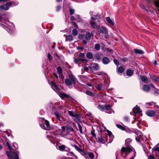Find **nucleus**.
I'll return each instance as SVG.
<instances>
[{"instance_id":"1","label":"nucleus","mask_w":159,"mask_h":159,"mask_svg":"<svg viewBox=\"0 0 159 159\" xmlns=\"http://www.w3.org/2000/svg\"><path fill=\"white\" fill-rule=\"evenodd\" d=\"M68 76L69 78L65 79V83L67 86L70 88V86H71L72 84L75 85L77 80L71 72L69 73Z\"/></svg>"},{"instance_id":"2","label":"nucleus","mask_w":159,"mask_h":159,"mask_svg":"<svg viewBox=\"0 0 159 159\" xmlns=\"http://www.w3.org/2000/svg\"><path fill=\"white\" fill-rule=\"evenodd\" d=\"M131 141L132 140L130 138H128L125 140V146H126V147H123L121 149L122 153L124 152L129 153L132 151L131 146L129 144Z\"/></svg>"},{"instance_id":"3","label":"nucleus","mask_w":159,"mask_h":159,"mask_svg":"<svg viewBox=\"0 0 159 159\" xmlns=\"http://www.w3.org/2000/svg\"><path fill=\"white\" fill-rule=\"evenodd\" d=\"M18 3H19L17 2H16V3L13 2H8L6 3L5 5L0 6V8L7 11L9 9L10 7L12 6H16L18 5Z\"/></svg>"},{"instance_id":"4","label":"nucleus","mask_w":159,"mask_h":159,"mask_svg":"<svg viewBox=\"0 0 159 159\" xmlns=\"http://www.w3.org/2000/svg\"><path fill=\"white\" fill-rule=\"evenodd\" d=\"M101 132H100V134L99 133V136L97 137V142L99 143H105L107 141V138L105 136H104L103 135L101 134Z\"/></svg>"},{"instance_id":"5","label":"nucleus","mask_w":159,"mask_h":159,"mask_svg":"<svg viewBox=\"0 0 159 159\" xmlns=\"http://www.w3.org/2000/svg\"><path fill=\"white\" fill-rule=\"evenodd\" d=\"M9 159H19V156L15 152L7 153Z\"/></svg>"},{"instance_id":"6","label":"nucleus","mask_w":159,"mask_h":159,"mask_svg":"<svg viewBox=\"0 0 159 159\" xmlns=\"http://www.w3.org/2000/svg\"><path fill=\"white\" fill-rule=\"evenodd\" d=\"M5 24L6 25H4L7 28V29H6V30L10 33L11 29L14 28L13 24L11 22L7 21L6 22Z\"/></svg>"},{"instance_id":"7","label":"nucleus","mask_w":159,"mask_h":159,"mask_svg":"<svg viewBox=\"0 0 159 159\" xmlns=\"http://www.w3.org/2000/svg\"><path fill=\"white\" fill-rule=\"evenodd\" d=\"M95 19L92 17L90 19V24L91 27L93 29L96 30H97L98 29L99 26L96 24V23L95 22Z\"/></svg>"},{"instance_id":"8","label":"nucleus","mask_w":159,"mask_h":159,"mask_svg":"<svg viewBox=\"0 0 159 159\" xmlns=\"http://www.w3.org/2000/svg\"><path fill=\"white\" fill-rule=\"evenodd\" d=\"M97 30L99 33H102L103 34H105V35H106L108 33L107 29L105 27L102 26V27H100L99 26Z\"/></svg>"},{"instance_id":"9","label":"nucleus","mask_w":159,"mask_h":159,"mask_svg":"<svg viewBox=\"0 0 159 159\" xmlns=\"http://www.w3.org/2000/svg\"><path fill=\"white\" fill-rule=\"evenodd\" d=\"M58 148L59 150L61 151H66L68 152L70 151V149L64 145L58 146Z\"/></svg>"},{"instance_id":"10","label":"nucleus","mask_w":159,"mask_h":159,"mask_svg":"<svg viewBox=\"0 0 159 159\" xmlns=\"http://www.w3.org/2000/svg\"><path fill=\"white\" fill-rule=\"evenodd\" d=\"M83 156L85 158H86L88 156L92 159H93L94 157V155L93 153L89 152H84Z\"/></svg>"},{"instance_id":"11","label":"nucleus","mask_w":159,"mask_h":159,"mask_svg":"<svg viewBox=\"0 0 159 159\" xmlns=\"http://www.w3.org/2000/svg\"><path fill=\"white\" fill-rule=\"evenodd\" d=\"M51 83L52 86V88L53 90L57 92H58L59 91L60 89L59 87L54 82L51 81Z\"/></svg>"},{"instance_id":"12","label":"nucleus","mask_w":159,"mask_h":159,"mask_svg":"<svg viewBox=\"0 0 159 159\" xmlns=\"http://www.w3.org/2000/svg\"><path fill=\"white\" fill-rule=\"evenodd\" d=\"M146 114L148 116H152L155 114V111H153L148 110L146 111Z\"/></svg>"},{"instance_id":"13","label":"nucleus","mask_w":159,"mask_h":159,"mask_svg":"<svg viewBox=\"0 0 159 159\" xmlns=\"http://www.w3.org/2000/svg\"><path fill=\"white\" fill-rule=\"evenodd\" d=\"M45 123L46 125V128L43 125H42L41 124L40 125L41 127L43 129H47L49 127L50 124L49 122L47 120H45Z\"/></svg>"},{"instance_id":"14","label":"nucleus","mask_w":159,"mask_h":159,"mask_svg":"<svg viewBox=\"0 0 159 159\" xmlns=\"http://www.w3.org/2000/svg\"><path fill=\"white\" fill-rule=\"evenodd\" d=\"M102 62L104 64L107 65L110 62V60L108 58L104 57L102 59Z\"/></svg>"},{"instance_id":"15","label":"nucleus","mask_w":159,"mask_h":159,"mask_svg":"<svg viewBox=\"0 0 159 159\" xmlns=\"http://www.w3.org/2000/svg\"><path fill=\"white\" fill-rule=\"evenodd\" d=\"M74 147L77 151L81 153V154L83 155H84V153L85 152L84 151L83 149L79 147L77 145H74Z\"/></svg>"},{"instance_id":"16","label":"nucleus","mask_w":159,"mask_h":159,"mask_svg":"<svg viewBox=\"0 0 159 159\" xmlns=\"http://www.w3.org/2000/svg\"><path fill=\"white\" fill-rule=\"evenodd\" d=\"M134 112L136 114H139L141 112L140 108L139 107L136 105V106L133 109V110Z\"/></svg>"},{"instance_id":"17","label":"nucleus","mask_w":159,"mask_h":159,"mask_svg":"<svg viewBox=\"0 0 159 159\" xmlns=\"http://www.w3.org/2000/svg\"><path fill=\"white\" fill-rule=\"evenodd\" d=\"M140 78L143 82L146 83H148L149 81L148 78L145 76L140 75Z\"/></svg>"},{"instance_id":"18","label":"nucleus","mask_w":159,"mask_h":159,"mask_svg":"<svg viewBox=\"0 0 159 159\" xmlns=\"http://www.w3.org/2000/svg\"><path fill=\"white\" fill-rule=\"evenodd\" d=\"M150 78L156 82H159V77L154 75H150Z\"/></svg>"},{"instance_id":"19","label":"nucleus","mask_w":159,"mask_h":159,"mask_svg":"<svg viewBox=\"0 0 159 159\" xmlns=\"http://www.w3.org/2000/svg\"><path fill=\"white\" fill-rule=\"evenodd\" d=\"M57 70L58 73L61 76L63 79L64 78V77L62 73L63 70L61 67L60 66L57 67Z\"/></svg>"},{"instance_id":"20","label":"nucleus","mask_w":159,"mask_h":159,"mask_svg":"<svg viewBox=\"0 0 159 159\" xmlns=\"http://www.w3.org/2000/svg\"><path fill=\"white\" fill-rule=\"evenodd\" d=\"M85 38L87 40H89L91 39V34L89 32H86L85 34Z\"/></svg>"},{"instance_id":"21","label":"nucleus","mask_w":159,"mask_h":159,"mask_svg":"<svg viewBox=\"0 0 159 159\" xmlns=\"http://www.w3.org/2000/svg\"><path fill=\"white\" fill-rule=\"evenodd\" d=\"M91 67L94 70H98L99 69V66L98 64L93 63L91 65Z\"/></svg>"},{"instance_id":"22","label":"nucleus","mask_w":159,"mask_h":159,"mask_svg":"<svg viewBox=\"0 0 159 159\" xmlns=\"http://www.w3.org/2000/svg\"><path fill=\"white\" fill-rule=\"evenodd\" d=\"M59 96L62 99H63L65 98H68L69 97V95L63 93H59Z\"/></svg>"},{"instance_id":"23","label":"nucleus","mask_w":159,"mask_h":159,"mask_svg":"<svg viewBox=\"0 0 159 159\" xmlns=\"http://www.w3.org/2000/svg\"><path fill=\"white\" fill-rule=\"evenodd\" d=\"M66 41H69V42H71L73 39V37L72 35H70L68 36L66 35Z\"/></svg>"},{"instance_id":"24","label":"nucleus","mask_w":159,"mask_h":159,"mask_svg":"<svg viewBox=\"0 0 159 159\" xmlns=\"http://www.w3.org/2000/svg\"><path fill=\"white\" fill-rule=\"evenodd\" d=\"M143 89L144 91L148 92L150 90V87L148 85H144L143 86Z\"/></svg>"},{"instance_id":"25","label":"nucleus","mask_w":159,"mask_h":159,"mask_svg":"<svg viewBox=\"0 0 159 159\" xmlns=\"http://www.w3.org/2000/svg\"><path fill=\"white\" fill-rule=\"evenodd\" d=\"M134 52L137 54H143L144 53L143 51L137 49H134Z\"/></svg>"},{"instance_id":"26","label":"nucleus","mask_w":159,"mask_h":159,"mask_svg":"<svg viewBox=\"0 0 159 159\" xmlns=\"http://www.w3.org/2000/svg\"><path fill=\"white\" fill-rule=\"evenodd\" d=\"M106 20L107 22L111 25H114V23L112 21V20L109 17H107L106 18Z\"/></svg>"},{"instance_id":"27","label":"nucleus","mask_w":159,"mask_h":159,"mask_svg":"<svg viewBox=\"0 0 159 159\" xmlns=\"http://www.w3.org/2000/svg\"><path fill=\"white\" fill-rule=\"evenodd\" d=\"M153 149L152 153L156 154L159 153V147L154 148Z\"/></svg>"},{"instance_id":"28","label":"nucleus","mask_w":159,"mask_h":159,"mask_svg":"<svg viewBox=\"0 0 159 159\" xmlns=\"http://www.w3.org/2000/svg\"><path fill=\"white\" fill-rule=\"evenodd\" d=\"M80 119V116L77 115H76V116L74 117V120L78 124H79L81 123Z\"/></svg>"},{"instance_id":"29","label":"nucleus","mask_w":159,"mask_h":159,"mask_svg":"<svg viewBox=\"0 0 159 159\" xmlns=\"http://www.w3.org/2000/svg\"><path fill=\"white\" fill-rule=\"evenodd\" d=\"M103 87V84L102 83L98 84L96 86V87L97 89L99 91L101 90L102 89Z\"/></svg>"},{"instance_id":"30","label":"nucleus","mask_w":159,"mask_h":159,"mask_svg":"<svg viewBox=\"0 0 159 159\" xmlns=\"http://www.w3.org/2000/svg\"><path fill=\"white\" fill-rule=\"evenodd\" d=\"M87 57L89 59H92L93 57V55L90 52H88L86 54Z\"/></svg>"},{"instance_id":"31","label":"nucleus","mask_w":159,"mask_h":159,"mask_svg":"<svg viewBox=\"0 0 159 159\" xmlns=\"http://www.w3.org/2000/svg\"><path fill=\"white\" fill-rule=\"evenodd\" d=\"M101 54L99 53H97L95 55V57L97 60H100L101 57Z\"/></svg>"},{"instance_id":"32","label":"nucleus","mask_w":159,"mask_h":159,"mask_svg":"<svg viewBox=\"0 0 159 159\" xmlns=\"http://www.w3.org/2000/svg\"><path fill=\"white\" fill-rule=\"evenodd\" d=\"M68 113L69 115L71 116L75 117L76 116L77 114L75 112H73L72 111H68Z\"/></svg>"},{"instance_id":"33","label":"nucleus","mask_w":159,"mask_h":159,"mask_svg":"<svg viewBox=\"0 0 159 159\" xmlns=\"http://www.w3.org/2000/svg\"><path fill=\"white\" fill-rule=\"evenodd\" d=\"M127 75L129 76H131L133 74V72L131 70H128L126 71Z\"/></svg>"},{"instance_id":"34","label":"nucleus","mask_w":159,"mask_h":159,"mask_svg":"<svg viewBox=\"0 0 159 159\" xmlns=\"http://www.w3.org/2000/svg\"><path fill=\"white\" fill-rule=\"evenodd\" d=\"M95 49L97 51H98L100 49V45L99 43H96L95 45Z\"/></svg>"},{"instance_id":"35","label":"nucleus","mask_w":159,"mask_h":159,"mask_svg":"<svg viewBox=\"0 0 159 159\" xmlns=\"http://www.w3.org/2000/svg\"><path fill=\"white\" fill-rule=\"evenodd\" d=\"M124 71V68L122 66H120L118 69V71L119 73H122Z\"/></svg>"},{"instance_id":"36","label":"nucleus","mask_w":159,"mask_h":159,"mask_svg":"<svg viewBox=\"0 0 159 159\" xmlns=\"http://www.w3.org/2000/svg\"><path fill=\"white\" fill-rule=\"evenodd\" d=\"M98 108L102 111H103L105 110L104 106L99 105L98 106Z\"/></svg>"},{"instance_id":"37","label":"nucleus","mask_w":159,"mask_h":159,"mask_svg":"<svg viewBox=\"0 0 159 159\" xmlns=\"http://www.w3.org/2000/svg\"><path fill=\"white\" fill-rule=\"evenodd\" d=\"M67 156H75V159H77V157L76 156H75L73 153L72 152H69L67 153Z\"/></svg>"},{"instance_id":"38","label":"nucleus","mask_w":159,"mask_h":159,"mask_svg":"<svg viewBox=\"0 0 159 159\" xmlns=\"http://www.w3.org/2000/svg\"><path fill=\"white\" fill-rule=\"evenodd\" d=\"M73 34L74 36H76L78 34V32L77 30L73 29L72 30Z\"/></svg>"},{"instance_id":"39","label":"nucleus","mask_w":159,"mask_h":159,"mask_svg":"<svg viewBox=\"0 0 159 159\" xmlns=\"http://www.w3.org/2000/svg\"><path fill=\"white\" fill-rule=\"evenodd\" d=\"M111 107L110 105H107L104 106L105 110H109L111 109Z\"/></svg>"},{"instance_id":"40","label":"nucleus","mask_w":159,"mask_h":159,"mask_svg":"<svg viewBox=\"0 0 159 159\" xmlns=\"http://www.w3.org/2000/svg\"><path fill=\"white\" fill-rule=\"evenodd\" d=\"M81 124V123L79 124H78V127L79 128V130L80 131V133L81 134H82L83 133V132L82 129V127L80 125Z\"/></svg>"},{"instance_id":"41","label":"nucleus","mask_w":159,"mask_h":159,"mask_svg":"<svg viewBox=\"0 0 159 159\" xmlns=\"http://www.w3.org/2000/svg\"><path fill=\"white\" fill-rule=\"evenodd\" d=\"M95 130L93 129L91 131V134L92 135V137H94V138H96V135L95 133Z\"/></svg>"},{"instance_id":"42","label":"nucleus","mask_w":159,"mask_h":159,"mask_svg":"<svg viewBox=\"0 0 159 159\" xmlns=\"http://www.w3.org/2000/svg\"><path fill=\"white\" fill-rule=\"evenodd\" d=\"M116 126L118 128L122 130H124L125 129V128L123 126H122L120 125H118V124H116Z\"/></svg>"},{"instance_id":"43","label":"nucleus","mask_w":159,"mask_h":159,"mask_svg":"<svg viewBox=\"0 0 159 159\" xmlns=\"http://www.w3.org/2000/svg\"><path fill=\"white\" fill-rule=\"evenodd\" d=\"M86 93L87 95H88L90 96H93L94 95L93 94L92 92H91L90 91H86Z\"/></svg>"},{"instance_id":"44","label":"nucleus","mask_w":159,"mask_h":159,"mask_svg":"<svg viewBox=\"0 0 159 159\" xmlns=\"http://www.w3.org/2000/svg\"><path fill=\"white\" fill-rule=\"evenodd\" d=\"M107 132L109 137H111V138H112L113 136L112 135V133L109 130H107Z\"/></svg>"},{"instance_id":"45","label":"nucleus","mask_w":159,"mask_h":159,"mask_svg":"<svg viewBox=\"0 0 159 159\" xmlns=\"http://www.w3.org/2000/svg\"><path fill=\"white\" fill-rule=\"evenodd\" d=\"M48 59L50 61H51L53 59V57H52V56H51V54L49 53H48Z\"/></svg>"},{"instance_id":"46","label":"nucleus","mask_w":159,"mask_h":159,"mask_svg":"<svg viewBox=\"0 0 159 159\" xmlns=\"http://www.w3.org/2000/svg\"><path fill=\"white\" fill-rule=\"evenodd\" d=\"M72 25L74 26L75 27L78 28V26L76 23L74 21L72 22Z\"/></svg>"},{"instance_id":"47","label":"nucleus","mask_w":159,"mask_h":159,"mask_svg":"<svg viewBox=\"0 0 159 159\" xmlns=\"http://www.w3.org/2000/svg\"><path fill=\"white\" fill-rule=\"evenodd\" d=\"M113 61L115 64L116 65L118 66L119 64V61L116 59H115L113 60Z\"/></svg>"},{"instance_id":"48","label":"nucleus","mask_w":159,"mask_h":159,"mask_svg":"<svg viewBox=\"0 0 159 159\" xmlns=\"http://www.w3.org/2000/svg\"><path fill=\"white\" fill-rule=\"evenodd\" d=\"M68 131H73V129L70 126H67V129H66Z\"/></svg>"},{"instance_id":"49","label":"nucleus","mask_w":159,"mask_h":159,"mask_svg":"<svg viewBox=\"0 0 159 159\" xmlns=\"http://www.w3.org/2000/svg\"><path fill=\"white\" fill-rule=\"evenodd\" d=\"M78 38L80 39H83L84 38V36L83 34H79L78 35Z\"/></svg>"},{"instance_id":"50","label":"nucleus","mask_w":159,"mask_h":159,"mask_svg":"<svg viewBox=\"0 0 159 159\" xmlns=\"http://www.w3.org/2000/svg\"><path fill=\"white\" fill-rule=\"evenodd\" d=\"M77 19L78 20L79 22H81L82 21L80 16L79 15H77Z\"/></svg>"},{"instance_id":"51","label":"nucleus","mask_w":159,"mask_h":159,"mask_svg":"<svg viewBox=\"0 0 159 159\" xmlns=\"http://www.w3.org/2000/svg\"><path fill=\"white\" fill-rule=\"evenodd\" d=\"M75 10L74 9H70V13L71 15H72L74 12Z\"/></svg>"},{"instance_id":"52","label":"nucleus","mask_w":159,"mask_h":159,"mask_svg":"<svg viewBox=\"0 0 159 159\" xmlns=\"http://www.w3.org/2000/svg\"><path fill=\"white\" fill-rule=\"evenodd\" d=\"M6 145H7V146L8 149L10 150H11V145H10V144L8 143L7 142V143Z\"/></svg>"},{"instance_id":"53","label":"nucleus","mask_w":159,"mask_h":159,"mask_svg":"<svg viewBox=\"0 0 159 159\" xmlns=\"http://www.w3.org/2000/svg\"><path fill=\"white\" fill-rule=\"evenodd\" d=\"M61 129L63 131H65L66 129H67V126H62L61 127Z\"/></svg>"},{"instance_id":"54","label":"nucleus","mask_w":159,"mask_h":159,"mask_svg":"<svg viewBox=\"0 0 159 159\" xmlns=\"http://www.w3.org/2000/svg\"><path fill=\"white\" fill-rule=\"evenodd\" d=\"M85 55L84 53H81L80 54L79 56L81 57L84 58V57Z\"/></svg>"},{"instance_id":"55","label":"nucleus","mask_w":159,"mask_h":159,"mask_svg":"<svg viewBox=\"0 0 159 159\" xmlns=\"http://www.w3.org/2000/svg\"><path fill=\"white\" fill-rule=\"evenodd\" d=\"M136 140L138 142H140L141 141V138L139 136L136 137Z\"/></svg>"},{"instance_id":"56","label":"nucleus","mask_w":159,"mask_h":159,"mask_svg":"<svg viewBox=\"0 0 159 159\" xmlns=\"http://www.w3.org/2000/svg\"><path fill=\"white\" fill-rule=\"evenodd\" d=\"M61 7L60 6H58L56 7V9L57 11H59L60 10Z\"/></svg>"},{"instance_id":"57","label":"nucleus","mask_w":159,"mask_h":159,"mask_svg":"<svg viewBox=\"0 0 159 159\" xmlns=\"http://www.w3.org/2000/svg\"><path fill=\"white\" fill-rule=\"evenodd\" d=\"M148 158L149 159H154V157L152 155H150L148 157Z\"/></svg>"},{"instance_id":"58","label":"nucleus","mask_w":159,"mask_h":159,"mask_svg":"<svg viewBox=\"0 0 159 159\" xmlns=\"http://www.w3.org/2000/svg\"><path fill=\"white\" fill-rule=\"evenodd\" d=\"M84 70H85V71H88L89 70L88 68L87 67H86V66L84 67Z\"/></svg>"},{"instance_id":"59","label":"nucleus","mask_w":159,"mask_h":159,"mask_svg":"<svg viewBox=\"0 0 159 159\" xmlns=\"http://www.w3.org/2000/svg\"><path fill=\"white\" fill-rule=\"evenodd\" d=\"M55 114L56 116V117L58 118V119H60V116L59 115V114L57 112H56L55 113Z\"/></svg>"},{"instance_id":"60","label":"nucleus","mask_w":159,"mask_h":159,"mask_svg":"<svg viewBox=\"0 0 159 159\" xmlns=\"http://www.w3.org/2000/svg\"><path fill=\"white\" fill-rule=\"evenodd\" d=\"M79 60L78 59H76L74 60V62L75 64H77L79 62Z\"/></svg>"},{"instance_id":"61","label":"nucleus","mask_w":159,"mask_h":159,"mask_svg":"<svg viewBox=\"0 0 159 159\" xmlns=\"http://www.w3.org/2000/svg\"><path fill=\"white\" fill-rule=\"evenodd\" d=\"M124 120L126 121H127L129 120V118L128 117L125 116L124 117Z\"/></svg>"},{"instance_id":"62","label":"nucleus","mask_w":159,"mask_h":159,"mask_svg":"<svg viewBox=\"0 0 159 159\" xmlns=\"http://www.w3.org/2000/svg\"><path fill=\"white\" fill-rule=\"evenodd\" d=\"M80 60L83 61H86V62L87 61V60L86 59H84L83 58H80Z\"/></svg>"},{"instance_id":"63","label":"nucleus","mask_w":159,"mask_h":159,"mask_svg":"<svg viewBox=\"0 0 159 159\" xmlns=\"http://www.w3.org/2000/svg\"><path fill=\"white\" fill-rule=\"evenodd\" d=\"M71 20H75V18L73 16H72L70 17Z\"/></svg>"},{"instance_id":"64","label":"nucleus","mask_w":159,"mask_h":159,"mask_svg":"<svg viewBox=\"0 0 159 159\" xmlns=\"http://www.w3.org/2000/svg\"><path fill=\"white\" fill-rule=\"evenodd\" d=\"M136 153L135 152H134V156L131 157L130 159H134V157L136 156Z\"/></svg>"}]
</instances>
